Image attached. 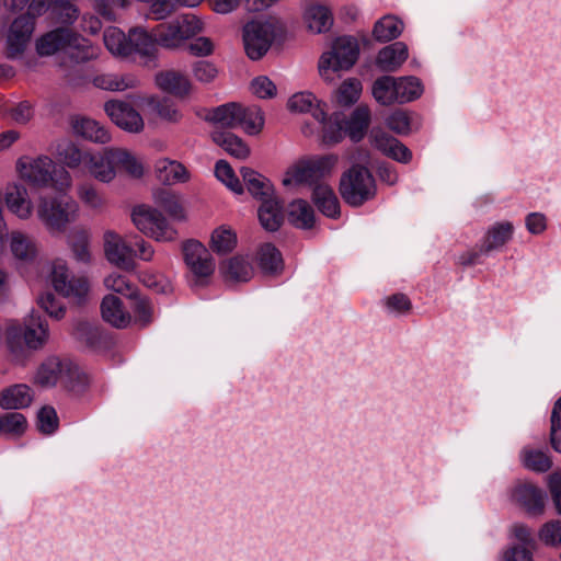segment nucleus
Returning a JSON list of instances; mask_svg holds the SVG:
<instances>
[{"mask_svg":"<svg viewBox=\"0 0 561 561\" xmlns=\"http://www.w3.org/2000/svg\"><path fill=\"white\" fill-rule=\"evenodd\" d=\"M355 163L344 171L340 179L339 192L343 201L353 207H359L376 196V181L367 167L357 163H368L370 154L368 151H359Z\"/></svg>","mask_w":561,"mask_h":561,"instance_id":"1","label":"nucleus"},{"mask_svg":"<svg viewBox=\"0 0 561 561\" xmlns=\"http://www.w3.org/2000/svg\"><path fill=\"white\" fill-rule=\"evenodd\" d=\"M49 336L48 323L41 319H32L24 325L10 327L7 331V347L11 360L24 365L31 352L45 347Z\"/></svg>","mask_w":561,"mask_h":561,"instance_id":"2","label":"nucleus"},{"mask_svg":"<svg viewBox=\"0 0 561 561\" xmlns=\"http://www.w3.org/2000/svg\"><path fill=\"white\" fill-rule=\"evenodd\" d=\"M16 171L22 180L36 187L51 185L58 191L68 190L72 180L68 171L57 169L48 156H23L16 161Z\"/></svg>","mask_w":561,"mask_h":561,"instance_id":"3","label":"nucleus"},{"mask_svg":"<svg viewBox=\"0 0 561 561\" xmlns=\"http://www.w3.org/2000/svg\"><path fill=\"white\" fill-rule=\"evenodd\" d=\"M78 204L70 197L41 195L36 203V216L50 233H62L78 216Z\"/></svg>","mask_w":561,"mask_h":561,"instance_id":"4","label":"nucleus"},{"mask_svg":"<svg viewBox=\"0 0 561 561\" xmlns=\"http://www.w3.org/2000/svg\"><path fill=\"white\" fill-rule=\"evenodd\" d=\"M207 119L226 128L241 127L249 135L260 134L264 126V116L259 107L234 102L217 106Z\"/></svg>","mask_w":561,"mask_h":561,"instance_id":"5","label":"nucleus"},{"mask_svg":"<svg viewBox=\"0 0 561 561\" xmlns=\"http://www.w3.org/2000/svg\"><path fill=\"white\" fill-rule=\"evenodd\" d=\"M284 32V23L275 16L248 22L243 26V44L248 57L252 60L261 59L274 39Z\"/></svg>","mask_w":561,"mask_h":561,"instance_id":"6","label":"nucleus"},{"mask_svg":"<svg viewBox=\"0 0 561 561\" xmlns=\"http://www.w3.org/2000/svg\"><path fill=\"white\" fill-rule=\"evenodd\" d=\"M44 11V1L34 0L26 13L12 21L5 34V56L8 58L14 59L22 56L33 35L35 19Z\"/></svg>","mask_w":561,"mask_h":561,"instance_id":"7","label":"nucleus"},{"mask_svg":"<svg viewBox=\"0 0 561 561\" xmlns=\"http://www.w3.org/2000/svg\"><path fill=\"white\" fill-rule=\"evenodd\" d=\"M358 44L351 36L339 37L332 49L324 53L319 60V73L325 81H333L340 71L348 70L358 57Z\"/></svg>","mask_w":561,"mask_h":561,"instance_id":"8","label":"nucleus"},{"mask_svg":"<svg viewBox=\"0 0 561 561\" xmlns=\"http://www.w3.org/2000/svg\"><path fill=\"white\" fill-rule=\"evenodd\" d=\"M203 30V21L195 14L187 13L178 15L169 22L157 25L154 27V34L158 36L160 46L175 49Z\"/></svg>","mask_w":561,"mask_h":561,"instance_id":"9","label":"nucleus"},{"mask_svg":"<svg viewBox=\"0 0 561 561\" xmlns=\"http://www.w3.org/2000/svg\"><path fill=\"white\" fill-rule=\"evenodd\" d=\"M131 221L141 233L157 242H172L179 237L178 230L164 215L149 206L135 207L131 213Z\"/></svg>","mask_w":561,"mask_h":561,"instance_id":"10","label":"nucleus"},{"mask_svg":"<svg viewBox=\"0 0 561 561\" xmlns=\"http://www.w3.org/2000/svg\"><path fill=\"white\" fill-rule=\"evenodd\" d=\"M68 48H83L82 60L94 57L93 48L77 33L67 27H57L36 41V50L41 56H51Z\"/></svg>","mask_w":561,"mask_h":561,"instance_id":"11","label":"nucleus"},{"mask_svg":"<svg viewBox=\"0 0 561 561\" xmlns=\"http://www.w3.org/2000/svg\"><path fill=\"white\" fill-rule=\"evenodd\" d=\"M50 280L57 293L78 304L84 300L90 290L88 278L73 275L62 261L53 263Z\"/></svg>","mask_w":561,"mask_h":561,"instance_id":"12","label":"nucleus"},{"mask_svg":"<svg viewBox=\"0 0 561 561\" xmlns=\"http://www.w3.org/2000/svg\"><path fill=\"white\" fill-rule=\"evenodd\" d=\"M514 232V226L510 221L496 222L486 231L479 251H470L459 256V263L471 265L477 262L479 254H488L491 251L500 250L511 239Z\"/></svg>","mask_w":561,"mask_h":561,"instance_id":"13","label":"nucleus"},{"mask_svg":"<svg viewBox=\"0 0 561 561\" xmlns=\"http://www.w3.org/2000/svg\"><path fill=\"white\" fill-rule=\"evenodd\" d=\"M182 252L186 266L197 278L208 277L214 273V260L201 242L196 240L183 242Z\"/></svg>","mask_w":561,"mask_h":561,"instance_id":"14","label":"nucleus"},{"mask_svg":"<svg viewBox=\"0 0 561 561\" xmlns=\"http://www.w3.org/2000/svg\"><path fill=\"white\" fill-rule=\"evenodd\" d=\"M104 111L115 125L126 131L140 133L144 129L141 115L126 102L108 101L104 104Z\"/></svg>","mask_w":561,"mask_h":561,"instance_id":"15","label":"nucleus"},{"mask_svg":"<svg viewBox=\"0 0 561 561\" xmlns=\"http://www.w3.org/2000/svg\"><path fill=\"white\" fill-rule=\"evenodd\" d=\"M106 259L114 265L126 271L135 268L133 248L115 231L106 230L103 234Z\"/></svg>","mask_w":561,"mask_h":561,"instance_id":"16","label":"nucleus"},{"mask_svg":"<svg viewBox=\"0 0 561 561\" xmlns=\"http://www.w3.org/2000/svg\"><path fill=\"white\" fill-rule=\"evenodd\" d=\"M511 500L530 515L543 513L545 494L530 482H517L511 490Z\"/></svg>","mask_w":561,"mask_h":561,"instance_id":"17","label":"nucleus"},{"mask_svg":"<svg viewBox=\"0 0 561 561\" xmlns=\"http://www.w3.org/2000/svg\"><path fill=\"white\" fill-rule=\"evenodd\" d=\"M114 147L100 152H92L87 164V172L96 181L111 183L116 178L115 161L113 160Z\"/></svg>","mask_w":561,"mask_h":561,"instance_id":"18","label":"nucleus"},{"mask_svg":"<svg viewBox=\"0 0 561 561\" xmlns=\"http://www.w3.org/2000/svg\"><path fill=\"white\" fill-rule=\"evenodd\" d=\"M4 202L8 209L20 219L27 220L32 217L34 205L25 186L9 185L5 190Z\"/></svg>","mask_w":561,"mask_h":561,"instance_id":"19","label":"nucleus"},{"mask_svg":"<svg viewBox=\"0 0 561 561\" xmlns=\"http://www.w3.org/2000/svg\"><path fill=\"white\" fill-rule=\"evenodd\" d=\"M70 373L71 368L68 363L57 356H49L37 368L34 381L41 387H53L65 374Z\"/></svg>","mask_w":561,"mask_h":561,"instance_id":"20","label":"nucleus"},{"mask_svg":"<svg viewBox=\"0 0 561 561\" xmlns=\"http://www.w3.org/2000/svg\"><path fill=\"white\" fill-rule=\"evenodd\" d=\"M71 126L73 133L85 140L96 144H106L111 140L110 131L95 119L77 116L72 118Z\"/></svg>","mask_w":561,"mask_h":561,"instance_id":"21","label":"nucleus"},{"mask_svg":"<svg viewBox=\"0 0 561 561\" xmlns=\"http://www.w3.org/2000/svg\"><path fill=\"white\" fill-rule=\"evenodd\" d=\"M156 83L164 92L181 98L188 95L192 90L187 76L173 69L157 73Z\"/></svg>","mask_w":561,"mask_h":561,"instance_id":"22","label":"nucleus"},{"mask_svg":"<svg viewBox=\"0 0 561 561\" xmlns=\"http://www.w3.org/2000/svg\"><path fill=\"white\" fill-rule=\"evenodd\" d=\"M287 108L293 113H310L318 122L324 121V104H322L310 92H298L293 94L288 99Z\"/></svg>","mask_w":561,"mask_h":561,"instance_id":"23","label":"nucleus"},{"mask_svg":"<svg viewBox=\"0 0 561 561\" xmlns=\"http://www.w3.org/2000/svg\"><path fill=\"white\" fill-rule=\"evenodd\" d=\"M101 314L105 322L117 329L129 325L131 317L123 307L122 300L114 295H106L101 304Z\"/></svg>","mask_w":561,"mask_h":561,"instance_id":"24","label":"nucleus"},{"mask_svg":"<svg viewBox=\"0 0 561 561\" xmlns=\"http://www.w3.org/2000/svg\"><path fill=\"white\" fill-rule=\"evenodd\" d=\"M408 59V46L403 42H396L379 50L376 64L386 72L397 71Z\"/></svg>","mask_w":561,"mask_h":561,"instance_id":"25","label":"nucleus"},{"mask_svg":"<svg viewBox=\"0 0 561 561\" xmlns=\"http://www.w3.org/2000/svg\"><path fill=\"white\" fill-rule=\"evenodd\" d=\"M33 400L31 388L24 383H16L0 391V408L3 410H19L27 408Z\"/></svg>","mask_w":561,"mask_h":561,"instance_id":"26","label":"nucleus"},{"mask_svg":"<svg viewBox=\"0 0 561 561\" xmlns=\"http://www.w3.org/2000/svg\"><path fill=\"white\" fill-rule=\"evenodd\" d=\"M92 83L106 91H125L136 88L139 80L131 73L103 72L95 75Z\"/></svg>","mask_w":561,"mask_h":561,"instance_id":"27","label":"nucleus"},{"mask_svg":"<svg viewBox=\"0 0 561 561\" xmlns=\"http://www.w3.org/2000/svg\"><path fill=\"white\" fill-rule=\"evenodd\" d=\"M318 181L309 159H302L291 165L283 179L284 186L309 185L314 187Z\"/></svg>","mask_w":561,"mask_h":561,"instance_id":"28","label":"nucleus"},{"mask_svg":"<svg viewBox=\"0 0 561 561\" xmlns=\"http://www.w3.org/2000/svg\"><path fill=\"white\" fill-rule=\"evenodd\" d=\"M312 201L318 209L330 218L340 216V203L333 188L325 182L317 184L312 188Z\"/></svg>","mask_w":561,"mask_h":561,"instance_id":"29","label":"nucleus"},{"mask_svg":"<svg viewBox=\"0 0 561 561\" xmlns=\"http://www.w3.org/2000/svg\"><path fill=\"white\" fill-rule=\"evenodd\" d=\"M219 268L227 282H248L252 278L254 273L250 262L241 255H236L224 261Z\"/></svg>","mask_w":561,"mask_h":561,"instance_id":"30","label":"nucleus"},{"mask_svg":"<svg viewBox=\"0 0 561 561\" xmlns=\"http://www.w3.org/2000/svg\"><path fill=\"white\" fill-rule=\"evenodd\" d=\"M115 171L124 172L131 179H140L145 173V167L142 161L135 156L131 151L125 148L114 147Z\"/></svg>","mask_w":561,"mask_h":561,"instance_id":"31","label":"nucleus"},{"mask_svg":"<svg viewBox=\"0 0 561 561\" xmlns=\"http://www.w3.org/2000/svg\"><path fill=\"white\" fill-rule=\"evenodd\" d=\"M213 141L221 147L228 154L237 159H247L250 156L249 146L237 135L227 130L211 133Z\"/></svg>","mask_w":561,"mask_h":561,"instance_id":"32","label":"nucleus"},{"mask_svg":"<svg viewBox=\"0 0 561 561\" xmlns=\"http://www.w3.org/2000/svg\"><path fill=\"white\" fill-rule=\"evenodd\" d=\"M10 250L16 260L32 262L38 253L36 241L22 231H12L10 234Z\"/></svg>","mask_w":561,"mask_h":561,"instance_id":"33","label":"nucleus"},{"mask_svg":"<svg viewBox=\"0 0 561 561\" xmlns=\"http://www.w3.org/2000/svg\"><path fill=\"white\" fill-rule=\"evenodd\" d=\"M156 173L158 179L167 185L183 183L190 180V173L186 168L175 160H158L156 163Z\"/></svg>","mask_w":561,"mask_h":561,"instance_id":"34","label":"nucleus"},{"mask_svg":"<svg viewBox=\"0 0 561 561\" xmlns=\"http://www.w3.org/2000/svg\"><path fill=\"white\" fill-rule=\"evenodd\" d=\"M304 18L308 28L313 33L329 31L333 24L332 13L322 4L310 3L306 5Z\"/></svg>","mask_w":561,"mask_h":561,"instance_id":"35","label":"nucleus"},{"mask_svg":"<svg viewBox=\"0 0 561 561\" xmlns=\"http://www.w3.org/2000/svg\"><path fill=\"white\" fill-rule=\"evenodd\" d=\"M256 261L261 271L267 275H277L284 268L282 253L272 243H265L259 248Z\"/></svg>","mask_w":561,"mask_h":561,"instance_id":"36","label":"nucleus"},{"mask_svg":"<svg viewBox=\"0 0 561 561\" xmlns=\"http://www.w3.org/2000/svg\"><path fill=\"white\" fill-rule=\"evenodd\" d=\"M129 46H131V55L151 56L160 45L154 28L152 33H148L145 28L135 27L129 31Z\"/></svg>","mask_w":561,"mask_h":561,"instance_id":"37","label":"nucleus"},{"mask_svg":"<svg viewBox=\"0 0 561 561\" xmlns=\"http://www.w3.org/2000/svg\"><path fill=\"white\" fill-rule=\"evenodd\" d=\"M156 204L176 221H185L186 213L180 195L169 190H158L153 194Z\"/></svg>","mask_w":561,"mask_h":561,"instance_id":"38","label":"nucleus"},{"mask_svg":"<svg viewBox=\"0 0 561 561\" xmlns=\"http://www.w3.org/2000/svg\"><path fill=\"white\" fill-rule=\"evenodd\" d=\"M259 219L265 230L276 231L284 219L279 202L273 197L262 199V205L259 208Z\"/></svg>","mask_w":561,"mask_h":561,"instance_id":"39","label":"nucleus"},{"mask_svg":"<svg viewBox=\"0 0 561 561\" xmlns=\"http://www.w3.org/2000/svg\"><path fill=\"white\" fill-rule=\"evenodd\" d=\"M369 124L370 111L368 106L359 105L353 111L345 131L353 141L357 142L366 135Z\"/></svg>","mask_w":561,"mask_h":561,"instance_id":"40","label":"nucleus"},{"mask_svg":"<svg viewBox=\"0 0 561 561\" xmlns=\"http://www.w3.org/2000/svg\"><path fill=\"white\" fill-rule=\"evenodd\" d=\"M403 22L394 15H385L374 26L373 35L378 42H390L403 32Z\"/></svg>","mask_w":561,"mask_h":561,"instance_id":"41","label":"nucleus"},{"mask_svg":"<svg viewBox=\"0 0 561 561\" xmlns=\"http://www.w3.org/2000/svg\"><path fill=\"white\" fill-rule=\"evenodd\" d=\"M287 216L289 222L297 228L308 229L314 222V211L308 202L304 199L291 202L288 206Z\"/></svg>","mask_w":561,"mask_h":561,"instance_id":"42","label":"nucleus"},{"mask_svg":"<svg viewBox=\"0 0 561 561\" xmlns=\"http://www.w3.org/2000/svg\"><path fill=\"white\" fill-rule=\"evenodd\" d=\"M105 47L115 56H131V46H129V34L126 35L117 27H108L103 35Z\"/></svg>","mask_w":561,"mask_h":561,"instance_id":"43","label":"nucleus"},{"mask_svg":"<svg viewBox=\"0 0 561 561\" xmlns=\"http://www.w3.org/2000/svg\"><path fill=\"white\" fill-rule=\"evenodd\" d=\"M240 173L242 175L243 182L248 187V191L253 196L261 199L270 197L272 185L267 179L247 167L241 168Z\"/></svg>","mask_w":561,"mask_h":561,"instance_id":"44","label":"nucleus"},{"mask_svg":"<svg viewBox=\"0 0 561 561\" xmlns=\"http://www.w3.org/2000/svg\"><path fill=\"white\" fill-rule=\"evenodd\" d=\"M371 92L374 99L381 105L388 106L398 103L394 77L383 76L378 78L373 84Z\"/></svg>","mask_w":561,"mask_h":561,"instance_id":"45","label":"nucleus"},{"mask_svg":"<svg viewBox=\"0 0 561 561\" xmlns=\"http://www.w3.org/2000/svg\"><path fill=\"white\" fill-rule=\"evenodd\" d=\"M27 428L26 417L20 412L0 414V433L9 438L21 437Z\"/></svg>","mask_w":561,"mask_h":561,"instance_id":"46","label":"nucleus"},{"mask_svg":"<svg viewBox=\"0 0 561 561\" xmlns=\"http://www.w3.org/2000/svg\"><path fill=\"white\" fill-rule=\"evenodd\" d=\"M90 234L83 228H75L68 236V243L72 250L75 259L82 263L91 261V253L89 250Z\"/></svg>","mask_w":561,"mask_h":561,"instance_id":"47","label":"nucleus"},{"mask_svg":"<svg viewBox=\"0 0 561 561\" xmlns=\"http://www.w3.org/2000/svg\"><path fill=\"white\" fill-rule=\"evenodd\" d=\"M237 247V234L228 226L216 228L210 238V248L217 254H227Z\"/></svg>","mask_w":561,"mask_h":561,"instance_id":"48","label":"nucleus"},{"mask_svg":"<svg viewBox=\"0 0 561 561\" xmlns=\"http://www.w3.org/2000/svg\"><path fill=\"white\" fill-rule=\"evenodd\" d=\"M398 103L403 104L419 99L423 93V85L415 77L396 78Z\"/></svg>","mask_w":561,"mask_h":561,"instance_id":"49","label":"nucleus"},{"mask_svg":"<svg viewBox=\"0 0 561 561\" xmlns=\"http://www.w3.org/2000/svg\"><path fill=\"white\" fill-rule=\"evenodd\" d=\"M91 153V151L81 150L75 144L69 142L61 151H59V157L61 161L70 169H77L80 167L85 169Z\"/></svg>","mask_w":561,"mask_h":561,"instance_id":"50","label":"nucleus"},{"mask_svg":"<svg viewBox=\"0 0 561 561\" xmlns=\"http://www.w3.org/2000/svg\"><path fill=\"white\" fill-rule=\"evenodd\" d=\"M522 461L527 469L537 472H546L552 466V461L546 453L533 448H525L523 450Z\"/></svg>","mask_w":561,"mask_h":561,"instance_id":"51","label":"nucleus"},{"mask_svg":"<svg viewBox=\"0 0 561 561\" xmlns=\"http://www.w3.org/2000/svg\"><path fill=\"white\" fill-rule=\"evenodd\" d=\"M360 93V81L357 79H347L335 91V101L342 106H350L359 99Z\"/></svg>","mask_w":561,"mask_h":561,"instance_id":"52","label":"nucleus"},{"mask_svg":"<svg viewBox=\"0 0 561 561\" xmlns=\"http://www.w3.org/2000/svg\"><path fill=\"white\" fill-rule=\"evenodd\" d=\"M131 309L134 312L135 323L145 328L153 321V306L146 297L135 295L133 298Z\"/></svg>","mask_w":561,"mask_h":561,"instance_id":"53","label":"nucleus"},{"mask_svg":"<svg viewBox=\"0 0 561 561\" xmlns=\"http://www.w3.org/2000/svg\"><path fill=\"white\" fill-rule=\"evenodd\" d=\"M73 336L89 347H96L101 341L100 330L87 321H79L73 328Z\"/></svg>","mask_w":561,"mask_h":561,"instance_id":"54","label":"nucleus"},{"mask_svg":"<svg viewBox=\"0 0 561 561\" xmlns=\"http://www.w3.org/2000/svg\"><path fill=\"white\" fill-rule=\"evenodd\" d=\"M216 178L222 182L228 188L237 194H241L243 192L242 185L239 179L236 176L231 165L225 161L219 160L215 167Z\"/></svg>","mask_w":561,"mask_h":561,"instance_id":"55","label":"nucleus"},{"mask_svg":"<svg viewBox=\"0 0 561 561\" xmlns=\"http://www.w3.org/2000/svg\"><path fill=\"white\" fill-rule=\"evenodd\" d=\"M104 285L108 290L115 291L128 298H133L137 291L136 286L126 276L116 273L105 277Z\"/></svg>","mask_w":561,"mask_h":561,"instance_id":"56","label":"nucleus"},{"mask_svg":"<svg viewBox=\"0 0 561 561\" xmlns=\"http://www.w3.org/2000/svg\"><path fill=\"white\" fill-rule=\"evenodd\" d=\"M308 159L319 182L333 173L339 161L335 154H325Z\"/></svg>","mask_w":561,"mask_h":561,"instance_id":"57","label":"nucleus"},{"mask_svg":"<svg viewBox=\"0 0 561 561\" xmlns=\"http://www.w3.org/2000/svg\"><path fill=\"white\" fill-rule=\"evenodd\" d=\"M78 197L84 206L93 210H102L106 204L105 198L91 184H81L78 187Z\"/></svg>","mask_w":561,"mask_h":561,"instance_id":"58","label":"nucleus"},{"mask_svg":"<svg viewBox=\"0 0 561 561\" xmlns=\"http://www.w3.org/2000/svg\"><path fill=\"white\" fill-rule=\"evenodd\" d=\"M51 14L56 22L72 24L79 18V9L69 1H58L51 8Z\"/></svg>","mask_w":561,"mask_h":561,"instance_id":"59","label":"nucleus"},{"mask_svg":"<svg viewBox=\"0 0 561 561\" xmlns=\"http://www.w3.org/2000/svg\"><path fill=\"white\" fill-rule=\"evenodd\" d=\"M386 125L397 135H408L411 131V117L405 111L396 110L386 118Z\"/></svg>","mask_w":561,"mask_h":561,"instance_id":"60","label":"nucleus"},{"mask_svg":"<svg viewBox=\"0 0 561 561\" xmlns=\"http://www.w3.org/2000/svg\"><path fill=\"white\" fill-rule=\"evenodd\" d=\"M59 420L53 407H43L37 413V428L45 435L53 434L58 428Z\"/></svg>","mask_w":561,"mask_h":561,"instance_id":"61","label":"nucleus"},{"mask_svg":"<svg viewBox=\"0 0 561 561\" xmlns=\"http://www.w3.org/2000/svg\"><path fill=\"white\" fill-rule=\"evenodd\" d=\"M322 126V140L325 144L334 145L340 142L343 139V126L339 122L337 118L327 119V115L324 116L323 122H319Z\"/></svg>","mask_w":561,"mask_h":561,"instance_id":"62","label":"nucleus"},{"mask_svg":"<svg viewBox=\"0 0 561 561\" xmlns=\"http://www.w3.org/2000/svg\"><path fill=\"white\" fill-rule=\"evenodd\" d=\"M550 440L558 453H561V398L557 400L551 412Z\"/></svg>","mask_w":561,"mask_h":561,"instance_id":"63","label":"nucleus"},{"mask_svg":"<svg viewBox=\"0 0 561 561\" xmlns=\"http://www.w3.org/2000/svg\"><path fill=\"white\" fill-rule=\"evenodd\" d=\"M539 538L546 545H561V522L551 520L546 523L539 531Z\"/></svg>","mask_w":561,"mask_h":561,"instance_id":"64","label":"nucleus"}]
</instances>
